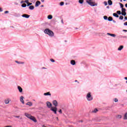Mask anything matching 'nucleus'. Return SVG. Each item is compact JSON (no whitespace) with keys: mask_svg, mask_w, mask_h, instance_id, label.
<instances>
[{"mask_svg":"<svg viewBox=\"0 0 127 127\" xmlns=\"http://www.w3.org/2000/svg\"><path fill=\"white\" fill-rule=\"evenodd\" d=\"M24 115L25 116H26V118H27L29 120H31V121L34 122V123H37V120H36V118L35 117L32 116L31 115L27 113H25L24 114Z\"/></svg>","mask_w":127,"mask_h":127,"instance_id":"1","label":"nucleus"},{"mask_svg":"<svg viewBox=\"0 0 127 127\" xmlns=\"http://www.w3.org/2000/svg\"><path fill=\"white\" fill-rule=\"evenodd\" d=\"M45 34H47L50 37H54V32L49 29H46L44 31Z\"/></svg>","mask_w":127,"mask_h":127,"instance_id":"2","label":"nucleus"},{"mask_svg":"<svg viewBox=\"0 0 127 127\" xmlns=\"http://www.w3.org/2000/svg\"><path fill=\"white\" fill-rule=\"evenodd\" d=\"M86 100L88 102H91V101H93V96H92V93L90 92H88L86 95Z\"/></svg>","mask_w":127,"mask_h":127,"instance_id":"3","label":"nucleus"},{"mask_svg":"<svg viewBox=\"0 0 127 127\" xmlns=\"http://www.w3.org/2000/svg\"><path fill=\"white\" fill-rule=\"evenodd\" d=\"M86 2L91 6H97L98 3L95 2L93 0H86Z\"/></svg>","mask_w":127,"mask_h":127,"instance_id":"4","label":"nucleus"},{"mask_svg":"<svg viewBox=\"0 0 127 127\" xmlns=\"http://www.w3.org/2000/svg\"><path fill=\"white\" fill-rule=\"evenodd\" d=\"M51 111H52V112H53V113H54V114H55V115H56L57 114V108L55 107H52L51 108Z\"/></svg>","mask_w":127,"mask_h":127,"instance_id":"5","label":"nucleus"},{"mask_svg":"<svg viewBox=\"0 0 127 127\" xmlns=\"http://www.w3.org/2000/svg\"><path fill=\"white\" fill-rule=\"evenodd\" d=\"M46 105H47V107H48V108H49V109L52 108V104L51 103H50V102H49V101L47 102Z\"/></svg>","mask_w":127,"mask_h":127,"instance_id":"6","label":"nucleus"},{"mask_svg":"<svg viewBox=\"0 0 127 127\" xmlns=\"http://www.w3.org/2000/svg\"><path fill=\"white\" fill-rule=\"evenodd\" d=\"M126 8H122V12L121 14H122V15H124V16H126V15H127V12H126Z\"/></svg>","mask_w":127,"mask_h":127,"instance_id":"7","label":"nucleus"},{"mask_svg":"<svg viewBox=\"0 0 127 127\" xmlns=\"http://www.w3.org/2000/svg\"><path fill=\"white\" fill-rule=\"evenodd\" d=\"M11 100L9 98H7L6 99L4 100V103L5 104V105H7L8 104H9V102H10Z\"/></svg>","mask_w":127,"mask_h":127,"instance_id":"8","label":"nucleus"},{"mask_svg":"<svg viewBox=\"0 0 127 127\" xmlns=\"http://www.w3.org/2000/svg\"><path fill=\"white\" fill-rule=\"evenodd\" d=\"M24 97H23V96H21L20 97V102H21L22 104H23V105H24Z\"/></svg>","mask_w":127,"mask_h":127,"instance_id":"9","label":"nucleus"},{"mask_svg":"<svg viewBox=\"0 0 127 127\" xmlns=\"http://www.w3.org/2000/svg\"><path fill=\"white\" fill-rule=\"evenodd\" d=\"M53 105L55 106V107H58V102H57V100H54L53 101Z\"/></svg>","mask_w":127,"mask_h":127,"instance_id":"10","label":"nucleus"},{"mask_svg":"<svg viewBox=\"0 0 127 127\" xmlns=\"http://www.w3.org/2000/svg\"><path fill=\"white\" fill-rule=\"evenodd\" d=\"M17 89L18 90L19 93H22L23 89H22V88L20 87V86H17Z\"/></svg>","mask_w":127,"mask_h":127,"instance_id":"11","label":"nucleus"},{"mask_svg":"<svg viewBox=\"0 0 127 127\" xmlns=\"http://www.w3.org/2000/svg\"><path fill=\"white\" fill-rule=\"evenodd\" d=\"M41 4V2L40 1H37L36 2L35 6L36 7H37L38 6H39Z\"/></svg>","mask_w":127,"mask_h":127,"instance_id":"12","label":"nucleus"},{"mask_svg":"<svg viewBox=\"0 0 127 127\" xmlns=\"http://www.w3.org/2000/svg\"><path fill=\"white\" fill-rule=\"evenodd\" d=\"M22 17H25V18H29L30 15H27L26 14H23L22 15Z\"/></svg>","mask_w":127,"mask_h":127,"instance_id":"13","label":"nucleus"},{"mask_svg":"<svg viewBox=\"0 0 127 127\" xmlns=\"http://www.w3.org/2000/svg\"><path fill=\"white\" fill-rule=\"evenodd\" d=\"M44 96H51V93H50V92H48L46 93H44Z\"/></svg>","mask_w":127,"mask_h":127,"instance_id":"14","label":"nucleus"},{"mask_svg":"<svg viewBox=\"0 0 127 127\" xmlns=\"http://www.w3.org/2000/svg\"><path fill=\"white\" fill-rule=\"evenodd\" d=\"M107 35H109L110 36H112V37H116V34H111L110 33H107Z\"/></svg>","mask_w":127,"mask_h":127,"instance_id":"15","label":"nucleus"},{"mask_svg":"<svg viewBox=\"0 0 127 127\" xmlns=\"http://www.w3.org/2000/svg\"><path fill=\"white\" fill-rule=\"evenodd\" d=\"M15 62L17 63V64H21L22 65H23V64H24V62H18L17 61H15Z\"/></svg>","mask_w":127,"mask_h":127,"instance_id":"16","label":"nucleus"},{"mask_svg":"<svg viewBox=\"0 0 127 127\" xmlns=\"http://www.w3.org/2000/svg\"><path fill=\"white\" fill-rule=\"evenodd\" d=\"M123 120H127V112H126L124 114V115L123 117Z\"/></svg>","mask_w":127,"mask_h":127,"instance_id":"17","label":"nucleus"},{"mask_svg":"<svg viewBox=\"0 0 127 127\" xmlns=\"http://www.w3.org/2000/svg\"><path fill=\"white\" fill-rule=\"evenodd\" d=\"M70 64L73 65H76V62L74 60H71L70 61Z\"/></svg>","mask_w":127,"mask_h":127,"instance_id":"18","label":"nucleus"},{"mask_svg":"<svg viewBox=\"0 0 127 127\" xmlns=\"http://www.w3.org/2000/svg\"><path fill=\"white\" fill-rule=\"evenodd\" d=\"M124 49V46H120L118 49V50L119 51H121V50H123V49Z\"/></svg>","mask_w":127,"mask_h":127,"instance_id":"19","label":"nucleus"},{"mask_svg":"<svg viewBox=\"0 0 127 127\" xmlns=\"http://www.w3.org/2000/svg\"><path fill=\"white\" fill-rule=\"evenodd\" d=\"M27 106H29V107H31L32 106V103L31 102H28L26 103Z\"/></svg>","mask_w":127,"mask_h":127,"instance_id":"20","label":"nucleus"},{"mask_svg":"<svg viewBox=\"0 0 127 127\" xmlns=\"http://www.w3.org/2000/svg\"><path fill=\"white\" fill-rule=\"evenodd\" d=\"M98 109H94L92 111V113H98Z\"/></svg>","mask_w":127,"mask_h":127,"instance_id":"21","label":"nucleus"},{"mask_svg":"<svg viewBox=\"0 0 127 127\" xmlns=\"http://www.w3.org/2000/svg\"><path fill=\"white\" fill-rule=\"evenodd\" d=\"M108 2L109 5H112V4H113V1H112L111 0H109L108 1Z\"/></svg>","mask_w":127,"mask_h":127,"instance_id":"22","label":"nucleus"},{"mask_svg":"<svg viewBox=\"0 0 127 127\" xmlns=\"http://www.w3.org/2000/svg\"><path fill=\"white\" fill-rule=\"evenodd\" d=\"M117 119H122V118H123V116H122L121 115H117L116 116Z\"/></svg>","mask_w":127,"mask_h":127,"instance_id":"23","label":"nucleus"},{"mask_svg":"<svg viewBox=\"0 0 127 127\" xmlns=\"http://www.w3.org/2000/svg\"><path fill=\"white\" fill-rule=\"evenodd\" d=\"M29 9H30L31 10H33V9H34V6H33V5H31V6H29Z\"/></svg>","mask_w":127,"mask_h":127,"instance_id":"24","label":"nucleus"},{"mask_svg":"<svg viewBox=\"0 0 127 127\" xmlns=\"http://www.w3.org/2000/svg\"><path fill=\"white\" fill-rule=\"evenodd\" d=\"M53 18V16H52V15H49L48 16V19H52Z\"/></svg>","mask_w":127,"mask_h":127,"instance_id":"25","label":"nucleus"},{"mask_svg":"<svg viewBox=\"0 0 127 127\" xmlns=\"http://www.w3.org/2000/svg\"><path fill=\"white\" fill-rule=\"evenodd\" d=\"M113 16H115V17H119V15H118V14H117V13H114Z\"/></svg>","mask_w":127,"mask_h":127,"instance_id":"26","label":"nucleus"},{"mask_svg":"<svg viewBox=\"0 0 127 127\" xmlns=\"http://www.w3.org/2000/svg\"><path fill=\"white\" fill-rule=\"evenodd\" d=\"M78 2L82 4L84 2V0H79Z\"/></svg>","mask_w":127,"mask_h":127,"instance_id":"27","label":"nucleus"},{"mask_svg":"<svg viewBox=\"0 0 127 127\" xmlns=\"http://www.w3.org/2000/svg\"><path fill=\"white\" fill-rule=\"evenodd\" d=\"M108 19L109 21H113V17H109Z\"/></svg>","mask_w":127,"mask_h":127,"instance_id":"28","label":"nucleus"},{"mask_svg":"<svg viewBox=\"0 0 127 127\" xmlns=\"http://www.w3.org/2000/svg\"><path fill=\"white\" fill-rule=\"evenodd\" d=\"M119 4H120V6L122 9H123V8H124V4H123L122 3H119Z\"/></svg>","mask_w":127,"mask_h":127,"instance_id":"29","label":"nucleus"},{"mask_svg":"<svg viewBox=\"0 0 127 127\" xmlns=\"http://www.w3.org/2000/svg\"><path fill=\"white\" fill-rule=\"evenodd\" d=\"M21 6H22V7H26V4H25V3H23V4L21 5Z\"/></svg>","mask_w":127,"mask_h":127,"instance_id":"30","label":"nucleus"},{"mask_svg":"<svg viewBox=\"0 0 127 127\" xmlns=\"http://www.w3.org/2000/svg\"><path fill=\"white\" fill-rule=\"evenodd\" d=\"M103 18H104V19H105V20H108V16H104V17H103Z\"/></svg>","mask_w":127,"mask_h":127,"instance_id":"31","label":"nucleus"},{"mask_svg":"<svg viewBox=\"0 0 127 127\" xmlns=\"http://www.w3.org/2000/svg\"><path fill=\"white\" fill-rule=\"evenodd\" d=\"M119 19H121V20H123V19H124V16H120V17H119Z\"/></svg>","mask_w":127,"mask_h":127,"instance_id":"32","label":"nucleus"},{"mask_svg":"<svg viewBox=\"0 0 127 127\" xmlns=\"http://www.w3.org/2000/svg\"><path fill=\"white\" fill-rule=\"evenodd\" d=\"M114 102H115V103H118V102H119V100H118L117 98H115Z\"/></svg>","mask_w":127,"mask_h":127,"instance_id":"33","label":"nucleus"},{"mask_svg":"<svg viewBox=\"0 0 127 127\" xmlns=\"http://www.w3.org/2000/svg\"><path fill=\"white\" fill-rule=\"evenodd\" d=\"M50 61L52 62V63H54V62H55V61L53 59H51Z\"/></svg>","mask_w":127,"mask_h":127,"instance_id":"34","label":"nucleus"},{"mask_svg":"<svg viewBox=\"0 0 127 127\" xmlns=\"http://www.w3.org/2000/svg\"><path fill=\"white\" fill-rule=\"evenodd\" d=\"M32 4V3H30L29 2L27 3V6H29V5H31Z\"/></svg>","mask_w":127,"mask_h":127,"instance_id":"35","label":"nucleus"},{"mask_svg":"<svg viewBox=\"0 0 127 127\" xmlns=\"http://www.w3.org/2000/svg\"><path fill=\"white\" fill-rule=\"evenodd\" d=\"M117 13L118 14H122V12H121V11H120V10L117 11Z\"/></svg>","mask_w":127,"mask_h":127,"instance_id":"36","label":"nucleus"},{"mask_svg":"<svg viewBox=\"0 0 127 127\" xmlns=\"http://www.w3.org/2000/svg\"><path fill=\"white\" fill-rule=\"evenodd\" d=\"M60 5L62 6V5H64V2H61L60 3Z\"/></svg>","mask_w":127,"mask_h":127,"instance_id":"37","label":"nucleus"},{"mask_svg":"<svg viewBox=\"0 0 127 127\" xmlns=\"http://www.w3.org/2000/svg\"><path fill=\"white\" fill-rule=\"evenodd\" d=\"M104 3L105 5H108V2L107 1H104Z\"/></svg>","mask_w":127,"mask_h":127,"instance_id":"38","label":"nucleus"},{"mask_svg":"<svg viewBox=\"0 0 127 127\" xmlns=\"http://www.w3.org/2000/svg\"><path fill=\"white\" fill-rule=\"evenodd\" d=\"M59 112L60 113V114H62V110L61 109H60L59 111Z\"/></svg>","mask_w":127,"mask_h":127,"instance_id":"39","label":"nucleus"},{"mask_svg":"<svg viewBox=\"0 0 127 127\" xmlns=\"http://www.w3.org/2000/svg\"><path fill=\"white\" fill-rule=\"evenodd\" d=\"M25 2H26V3L28 4V0H26L24 1Z\"/></svg>","mask_w":127,"mask_h":127,"instance_id":"40","label":"nucleus"},{"mask_svg":"<svg viewBox=\"0 0 127 127\" xmlns=\"http://www.w3.org/2000/svg\"><path fill=\"white\" fill-rule=\"evenodd\" d=\"M124 25L127 26V22L124 23Z\"/></svg>","mask_w":127,"mask_h":127,"instance_id":"41","label":"nucleus"},{"mask_svg":"<svg viewBox=\"0 0 127 127\" xmlns=\"http://www.w3.org/2000/svg\"><path fill=\"white\" fill-rule=\"evenodd\" d=\"M4 13H8V11H5L4 12Z\"/></svg>","mask_w":127,"mask_h":127,"instance_id":"42","label":"nucleus"},{"mask_svg":"<svg viewBox=\"0 0 127 127\" xmlns=\"http://www.w3.org/2000/svg\"><path fill=\"white\" fill-rule=\"evenodd\" d=\"M1 11H2V9L0 7V12H1Z\"/></svg>","mask_w":127,"mask_h":127,"instance_id":"43","label":"nucleus"},{"mask_svg":"<svg viewBox=\"0 0 127 127\" xmlns=\"http://www.w3.org/2000/svg\"><path fill=\"white\" fill-rule=\"evenodd\" d=\"M15 118H20V116H15Z\"/></svg>","mask_w":127,"mask_h":127,"instance_id":"44","label":"nucleus"},{"mask_svg":"<svg viewBox=\"0 0 127 127\" xmlns=\"http://www.w3.org/2000/svg\"><path fill=\"white\" fill-rule=\"evenodd\" d=\"M56 119L57 121H59V119H58V117H56Z\"/></svg>","mask_w":127,"mask_h":127,"instance_id":"45","label":"nucleus"},{"mask_svg":"<svg viewBox=\"0 0 127 127\" xmlns=\"http://www.w3.org/2000/svg\"><path fill=\"white\" fill-rule=\"evenodd\" d=\"M23 2H24V1L23 0L21 1V3H23Z\"/></svg>","mask_w":127,"mask_h":127,"instance_id":"46","label":"nucleus"},{"mask_svg":"<svg viewBox=\"0 0 127 127\" xmlns=\"http://www.w3.org/2000/svg\"><path fill=\"white\" fill-rule=\"evenodd\" d=\"M123 31H124L125 32H127V30H123Z\"/></svg>","mask_w":127,"mask_h":127,"instance_id":"47","label":"nucleus"},{"mask_svg":"<svg viewBox=\"0 0 127 127\" xmlns=\"http://www.w3.org/2000/svg\"><path fill=\"white\" fill-rule=\"evenodd\" d=\"M125 80H127V77H124Z\"/></svg>","mask_w":127,"mask_h":127,"instance_id":"48","label":"nucleus"},{"mask_svg":"<svg viewBox=\"0 0 127 127\" xmlns=\"http://www.w3.org/2000/svg\"><path fill=\"white\" fill-rule=\"evenodd\" d=\"M112 21H113V22H114V23H116V21L113 20Z\"/></svg>","mask_w":127,"mask_h":127,"instance_id":"49","label":"nucleus"},{"mask_svg":"<svg viewBox=\"0 0 127 127\" xmlns=\"http://www.w3.org/2000/svg\"><path fill=\"white\" fill-rule=\"evenodd\" d=\"M125 19H126V20H127V17H125Z\"/></svg>","mask_w":127,"mask_h":127,"instance_id":"50","label":"nucleus"},{"mask_svg":"<svg viewBox=\"0 0 127 127\" xmlns=\"http://www.w3.org/2000/svg\"><path fill=\"white\" fill-rule=\"evenodd\" d=\"M125 6H126V7H127V3H126V4H125Z\"/></svg>","mask_w":127,"mask_h":127,"instance_id":"51","label":"nucleus"},{"mask_svg":"<svg viewBox=\"0 0 127 127\" xmlns=\"http://www.w3.org/2000/svg\"><path fill=\"white\" fill-rule=\"evenodd\" d=\"M43 6H44V5H41V7H43Z\"/></svg>","mask_w":127,"mask_h":127,"instance_id":"52","label":"nucleus"},{"mask_svg":"<svg viewBox=\"0 0 127 127\" xmlns=\"http://www.w3.org/2000/svg\"><path fill=\"white\" fill-rule=\"evenodd\" d=\"M42 69H46V67H42Z\"/></svg>","mask_w":127,"mask_h":127,"instance_id":"53","label":"nucleus"},{"mask_svg":"<svg viewBox=\"0 0 127 127\" xmlns=\"http://www.w3.org/2000/svg\"><path fill=\"white\" fill-rule=\"evenodd\" d=\"M120 1L122 2V1H123V0H120Z\"/></svg>","mask_w":127,"mask_h":127,"instance_id":"54","label":"nucleus"},{"mask_svg":"<svg viewBox=\"0 0 127 127\" xmlns=\"http://www.w3.org/2000/svg\"><path fill=\"white\" fill-rule=\"evenodd\" d=\"M124 1H126V0H123Z\"/></svg>","mask_w":127,"mask_h":127,"instance_id":"55","label":"nucleus"},{"mask_svg":"<svg viewBox=\"0 0 127 127\" xmlns=\"http://www.w3.org/2000/svg\"><path fill=\"white\" fill-rule=\"evenodd\" d=\"M126 83L127 84V80L126 81Z\"/></svg>","mask_w":127,"mask_h":127,"instance_id":"56","label":"nucleus"},{"mask_svg":"<svg viewBox=\"0 0 127 127\" xmlns=\"http://www.w3.org/2000/svg\"><path fill=\"white\" fill-rule=\"evenodd\" d=\"M107 8H109V6H107Z\"/></svg>","mask_w":127,"mask_h":127,"instance_id":"57","label":"nucleus"},{"mask_svg":"<svg viewBox=\"0 0 127 127\" xmlns=\"http://www.w3.org/2000/svg\"><path fill=\"white\" fill-rule=\"evenodd\" d=\"M75 82H77V80H75Z\"/></svg>","mask_w":127,"mask_h":127,"instance_id":"58","label":"nucleus"}]
</instances>
